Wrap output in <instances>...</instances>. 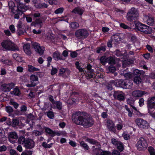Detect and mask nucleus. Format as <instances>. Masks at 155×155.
<instances>
[{"instance_id":"f257e3e1","label":"nucleus","mask_w":155,"mask_h":155,"mask_svg":"<svg viewBox=\"0 0 155 155\" xmlns=\"http://www.w3.org/2000/svg\"><path fill=\"white\" fill-rule=\"evenodd\" d=\"M82 112H75L72 116L73 121L75 124L85 128L91 127L94 124L92 118L89 116L81 115Z\"/></svg>"},{"instance_id":"f03ea898","label":"nucleus","mask_w":155,"mask_h":155,"mask_svg":"<svg viewBox=\"0 0 155 155\" xmlns=\"http://www.w3.org/2000/svg\"><path fill=\"white\" fill-rule=\"evenodd\" d=\"M11 3L13 5L10 6V3H8L9 7L12 8V11L13 14H14V18L15 19H18L19 16L25 12L29 8V7L25 4L21 3L20 0L17 2V6H15L14 3L13 2Z\"/></svg>"},{"instance_id":"7ed1b4c3","label":"nucleus","mask_w":155,"mask_h":155,"mask_svg":"<svg viewBox=\"0 0 155 155\" xmlns=\"http://www.w3.org/2000/svg\"><path fill=\"white\" fill-rule=\"evenodd\" d=\"M144 73V72L143 70L135 69L133 71L132 73L129 72L125 73L124 77L127 78L133 79L134 83L139 84L141 82V78Z\"/></svg>"},{"instance_id":"20e7f679","label":"nucleus","mask_w":155,"mask_h":155,"mask_svg":"<svg viewBox=\"0 0 155 155\" xmlns=\"http://www.w3.org/2000/svg\"><path fill=\"white\" fill-rule=\"evenodd\" d=\"M133 25H135L134 29L137 31H140L142 34H151L152 30L151 27L141 23L139 21H135L132 23Z\"/></svg>"},{"instance_id":"39448f33","label":"nucleus","mask_w":155,"mask_h":155,"mask_svg":"<svg viewBox=\"0 0 155 155\" xmlns=\"http://www.w3.org/2000/svg\"><path fill=\"white\" fill-rule=\"evenodd\" d=\"M17 142L18 144H22L26 149H31L35 146V142L33 140L28 138H25L24 136L19 137Z\"/></svg>"},{"instance_id":"423d86ee","label":"nucleus","mask_w":155,"mask_h":155,"mask_svg":"<svg viewBox=\"0 0 155 155\" xmlns=\"http://www.w3.org/2000/svg\"><path fill=\"white\" fill-rule=\"evenodd\" d=\"M112 81L116 86L125 89L130 88L132 84V81L129 80L120 79Z\"/></svg>"},{"instance_id":"0eeeda50","label":"nucleus","mask_w":155,"mask_h":155,"mask_svg":"<svg viewBox=\"0 0 155 155\" xmlns=\"http://www.w3.org/2000/svg\"><path fill=\"white\" fill-rule=\"evenodd\" d=\"M2 47L6 51H18L19 48L10 40H5L1 43Z\"/></svg>"},{"instance_id":"6e6552de","label":"nucleus","mask_w":155,"mask_h":155,"mask_svg":"<svg viewBox=\"0 0 155 155\" xmlns=\"http://www.w3.org/2000/svg\"><path fill=\"white\" fill-rule=\"evenodd\" d=\"M139 16V13L137 9L134 8H132L127 13V17L128 21L132 23L137 21V18Z\"/></svg>"},{"instance_id":"1a4fd4ad","label":"nucleus","mask_w":155,"mask_h":155,"mask_svg":"<svg viewBox=\"0 0 155 155\" xmlns=\"http://www.w3.org/2000/svg\"><path fill=\"white\" fill-rule=\"evenodd\" d=\"M100 61L101 64L104 65L107 63L110 64H114L116 63L114 56H107L105 54L100 57Z\"/></svg>"},{"instance_id":"9d476101","label":"nucleus","mask_w":155,"mask_h":155,"mask_svg":"<svg viewBox=\"0 0 155 155\" xmlns=\"http://www.w3.org/2000/svg\"><path fill=\"white\" fill-rule=\"evenodd\" d=\"M135 147L138 151H145L148 147L147 140L142 137L140 138L136 144Z\"/></svg>"},{"instance_id":"9b49d317","label":"nucleus","mask_w":155,"mask_h":155,"mask_svg":"<svg viewBox=\"0 0 155 155\" xmlns=\"http://www.w3.org/2000/svg\"><path fill=\"white\" fill-rule=\"evenodd\" d=\"M87 30L85 28L77 30L75 32V35L78 39H83L86 38L89 35Z\"/></svg>"},{"instance_id":"f8f14e48","label":"nucleus","mask_w":155,"mask_h":155,"mask_svg":"<svg viewBox=\"0 0 155 155\" xmlns=\"http://www.w3.org/2000/svg\"><path fill=\"white\" fill-rule=\"evenodd\" d=\"M135 123L141 130L147 129L150 127L149 123L146 120L141 118H137L135 120Z\"/></svg>"},{"instance_id":"ddd939ff","label":"nucleus","mask_w":155,"mask_h":155,"mask_svg":"<svg viewBox=\"0 0 155 155\" xmlns=\"http://www.w3.org/2000/svg\"><path fill=\"white\" fill-rule=\"evenodd\" d=\"M31 47L34 49L35 51L40 55L43 54L45 50L43 46H41L40 44L36 42H33L31 44Z\"/></svg>"},{"instance_id":"4468645a","label":"nucleus","mask_w":155,"mask_h":155,"mask_svg":"<svg viewBox=\"0 0 155 155\" xmlns=\"http://www.w3.org/2000/svg\"><path fill=\"white\" fill-rule=\"evenodd\" d=\"M45 130V132L49 134L52 137H54L55 135L58 136H60L61 135H64L67 134L65 131H61L59 132L57 131V132H56L48 127H46Z\"/></svg>"},{"instance_id":"2eb2a0df","label":"nucleus","mask_w":155,"mask_h":155,"mask_svg":"<svg viewBox=\"0 0 155 155\" xmlns=\"http://www.w3.org/2000/svg\"><path fill=\"white\" fill-rule=\"evenodd\" d=\"M75 67L76 68L79 70L80 72H84L85 74L87 79H89L94 78V75L90 72L88 71H85L84 68H81L80 66V63L78 61H77L75 63Z\"/></svg>"},{"instance_id":"dca6fc26","label":"nucleus","mask_w":155,"mask_h":155,"mask_svg":"<svg viewBox=\"0 0 155 155\" xmlns=\"http://www.w3.org/2000/svg\"><path fill=\"white\" fill-rule=\"evenodd\" d=\"M78 94L77 92H72L69 98L67 101V103L69 105H72L74 103L78 101Z\"/></svg>"},{"instance_id":"f3484780","label":"nucleus","mask_w":155,"mask_h":155,"mask_svg":"<svg viewBox=\"0 0 155 155\" xmlns=\"http://www.w3.org/2000/svg\"><path fill=\"white\" fill-rule=\"evenodd\" d=\"M15 85V84L13 82L8 84L4 83L1 85L0 89L5 92H9L14 87Z\"/></svg>"},{"instance_id":"a211bd4d","label":"nucleus","mask_w":155,"mask_h":155,"mask_svg":"<svg viewBox=\"0 0 155 155\" xmlns=\"http://www.w3.org/2000/svg\"><path fill=\"white\" fill-rule=\"evenodd\" d=\"M114 98L120 101H124L125 99L124 93L122 91H114L113 94Z\"/></svg>"},{"instance_id":"6ab92c4d","label":"nucleus","mask_w":155,"mask_h":155,"mask_svg":"<svg viewBox=\"0 0 155 155\" xmlns=\"http://www.w3.org/2000/svg\"><path fill=\"white\" fill-rule=\"evenodd\" d=\"M18 137V135L15 132H11L8 136L9 141L13 143L16 142Z\"/></svg>"},{"instance_id":"aec40b11","label":"nucleus","mask_w":155,"mask_h":155,"mask_svg":"<svg viewBox=\"0 0 155 155\" xmlns=\"http://www.w3.org/2000/svg\"><path fill=\"white\" fill-rule=\"evenodd\" d=\"M107 127L108 130L111 132H115L116 130L114 123L110 119L108 120L107 121Z\"/></svg>"},{"instance_id":"412c9836","label":"nucleus","mask_w":155,"mask_h":155,"mask_svg":"<svg viewBox=\"0 0 155 155\" xmlns=\"http://www.w3.org/2000/svg\"><path fill=\"white\" fill-rule=\"evenodd\" d=\"M42 19L41 18H37L34 21H32L31 24V25L40 28L42 27Z\"/></svg>"},{"instance_id":"4be33fe9","label":"nucleus","mask_w":155,"mask_h":155,"mask_svg":"<svg viewBox=\"0 0 155 155\" xmlns=\"http://www.w3.org/2000/svg\"><path fill=\"white\" fill-rule=\"evenodd\" d=\"M147 92L140 90H135L132 93V95L135 97H140L144 94H146Z\"/></svg>"},{"instance_id":"5701e85b","label":"nucleus","mask_w":155,"mask_h":155,"mask_svg":"<svg viewBox=\"0 0 155 155\" xmlns=\"http://www.w3.org/2000/svg\"><path fill=\"white\" fill-rule=\"evenodd\" d=\"M147 105L148 111H150L152 110V109H155V103L153 102L149 97L147 99Z\"/></svg>"},{"instance_id":"b1692460","label":"nucleus","mask_w":155,"mask_h":155,"mask_svg":"<svg viewBox=\"0 0 155 155\" xmlns=\"http://www.w3.org/2000/svg\"><path fill=\"white\" fill-rule=\"evenodd\" d=\"M52 57L53 59L56 61L63 60L62 58V55L58 51H55L53 53Z\"/></svg>"},{"instance_id":"393cba45","label":"nucleus","mask_w":155,"mask_h":155,"mask_svg":"<svg viewBox=\"0 0 155 155\" xmlns=\"http://www.w3.org/2000/svg\"><path fill=\"white\" fill-rule=\"evenodd\" d=\"M52 106L54 109H57L59 110H61L63 107L62 103L60 101H55Z\"/></svg>"},{"instance_id":"a878e982","label":"nucleus","mask_w":155,"mask_h":155,"mask_svg":"<svg viewBox=\"0 0 155 155\" xmlns=\"http://www.w3.org/2000/svg\"><path fill=\"white\" fill-rule=\"evenodd\" d=\"M23 50L26 54L30 55L31 54L30 50V45L29 44H26L23 46Z\"/></svg>"},{"instance_id":"bb28decb","label":"nucleus","mask_w":155,"mask_h":155,"mask_svg":"<svg viewBox=\"0 0 155 155\" xmlns=\"http://www.w3.org/2000/svg\"><path fill=\"white\" fill-rule=\"evenodd\" d=\"M106 50V47L105 44H104V46H101L97 47L96 49V52L97 54L102 53V52H104Z\"/></svg>"},{"instance_id":"cd10ccee","label":"nucleus","mask_w":155,"mask_h":155,"mask_svg":"<svg viewBox=\"0 0 155 155\" xmlns=\"http://www.w3.org/2000/svg\"><path fill=\"white\" fill-rule=\"evenodd\" d=\"M110 38L116 42L119 43V42L121 41V38L119 35L118 34H115L111 37Z\"/></svg>"},{"instance_id":"c85d7f7f","label":"nucleus","mask_w":155,"mask_h":155,"mask_svg":"<svg viewBox=\"0 0 155 155\" xmlns=\"http://www.w3.org/2000/svg\"><path fill=\"white\" fill-rule=\"evenodd\" d=\"M87 141L91 144L95 145L96 146H101L100 143L97 140L92 138H87Z\"/></svg>"},{"instance_id":"c756f323","label":"nucleus","mask_w":155,"mask_h":155,"mask_svg":"<svg viewBox=\"0 0 155 155\" xmlns=\"http://www.w3.org/2000/svg\"><path fill=\"white\" fill-rule=\"evenodd\" d=\"M147 24L149 25L153 26L154 24L155 19L153 17L148 16L147 17Z\"/></svg>"},{"instance_id":"7c9ffc66","label":"nucleus","mask_w":155,"mask_h":155,"mask_svg":"<svg viewBox=\"0 0 155 155\" xmlns=\"http://www.w3.org/2000/svg\"><path fill=\"white\" fill-rule=\"evenodd\" d=\"M31 82L38 84V78L37 76L34 74H31L30 76Z\"/></svg>"},{"instance_id":"2f4dec72","label":"nucleus","mask_w":155,"mask_h":155,"mask_svg":"<svg viewBox=\"0 0 155 155\" xmlns=\"http://www.w3.org/2000/svg\"><path fill=\"white\" fill-rule=\"evenodd\" d=\"M71 12L74 14H77L80 15H82L84 12L83 9L79 8H75Z\"/></svg>"},{"instance_id":"473e14b6","label":"nucleus","mask_w":155,"mask_h":155,"mask_svg":"<svg viewBox=\"0 0 155 155\" xmlns=\"http://www.w3.org/2000/svg\"><path fill=\"white\" fill-rule=\"evenodd\" d=\"M79 25L77 22H71L70 24L69 27L72 29H77L79 28Z\"/></svg>"},{"instance_id":"72a5a7b5","label":"nucleus","mask_w":155,"mask_h":155,"mask_svg":"<svg viewBox=\"0 0 155 155\" xmlns=\"http://www.w3.org/2000/svg\"><path fill=\"white\" fill-rule=\"evenodd\" d=\"M11 93L12 94H14L15 95L17 96H20L21 94L19 89L17 87L14 88L13 91H11Z\"/></svg>"},{"instance_id":"f704fd0d","label":"nucleus","mask_w":155,"mask_h":155,"mask_svg":"<svg viewBox=\"0 0 155 155\" xmlns=\"http://www.w3.org/2000/svg\"><path fill=\"white\" fill-rule=\"evenodd\" d=\"M115 147L120 152L123 151L124 149V145L121 141H120Z\"/></svg>"},{"instance_id":"c9c22d12","label":"nucleus","mask_w":155,"mask_h":155,"mask_svg":"<svg viewBox=\"0 0 155 155\" xmlns=\"http://www.w3.org/2000/svg\"><path fill=\"white\" fill-rule=\"evenodd\" d=\"M48 5L45 3L41 4L40 3H38L37 4L35 5V6L38 8H47Z\"/></svg>"},{"instance_id":"e433bc0d","label":"nucleus","mask_w":155,"mask_h":155,"mask_svg":"<svg viewBox=\"0 0 155 155\" xmlns=\"http://www.w3.org/2000/svg\"><path fill=\"white\" fill-rule=\"evenodd\" d=\"M28 71L29 72H34L40 71L39 69L35 68L31 65H28Z\"/></svg>"},{"instance_id":"4c0bfd02","label":"nucleus","mask_w":155,"mask_h":155,"mask_svg":"<svg viewBox=\"0 0 155 155\" xmlns=\"http://www.w3.org/2000/svg\"><path fill=\"white\" fill-rule=\"evenodd\" d=\"M12 57L16 61L18 62L21 61L22 58L21 57L20 54L14 53L13 54Z\"/></svg>"},{"instance_id":"58836bf2","label":"nucleus","mask_w":155,"mask_h":155,"mask_svg":"<svg viewBox=\"0 0 155 155\" xmlns=\"http://www.w3.org/2000/svg\"><path fill=\"white\" fill-rule=\"evenodd\" d=\"M81 147H83L85 150H89V147L87 144L85 143L83 141H82L80 143Z\"/></svg>"},{"instance_id":"ea45409f","label":"nucleus","mask_w":155,"mask_h":155,"mask_svg":"<svg viewBox=\"0 0 155 155\" xmlns=\"http://www.w3.org/2000/svg\"><path fill=\"white\" fill-rule=\"evenodd\" d=\"M147 150L150 155H155V150L152 146L148 147Z\"/></svg>"},{"instance_id":"a19ab883","label":"nucleus","mask_w":155,"mask_h":155,"mask_svg":"<svg viewBox=\"0 0 155 155\" xmlns=\"http://www.w3.org/2000/svg\"><path fill=\"white\" fill-rule=\"evenodd\" d=\"M5 110L9 114H12L14 110L13 107L10 106H7L5 107Z\"/></svg>"},{"instance_id":"79ce46f5","label":"nucleus","mask_w":155,"mask_h":155,"mask_svg":"<svg viewBox=\"0 0 155 155\" xmlns=\"http://www.w3.org/2000/svg\"><path fill=\"white\" fill-rule=\"evenodd\" d=\"M12 126L13 127H15L19 125V120L16 119H13L12 121Z\"/></svg>"},{"instance_id":"37998d69","label":"nucleus","mask_w":155,"mask_h":155,"mask_svg":"<svg viewBox=\"0 0 155 155\" xmlns=\"http://www.w3.org/2000/svg\"><path fill=\"white\" fill-rule=\"evenodd\" d=\"M64 10V8L62 7H60L54 11V13L55 14H62Z\"/></svg>"},{"instance_id":"c03bdc74","label":"nucleus","mask_w":155,"mask_h":155,"mask_svg":"<svg viewBox=\"0 0 155 155\" xmlns=\"http://www.w3.org/2000/svg\"><path fill=\"white\" fill-rule=\"evenodd\" d=\"M17 34L18 36L24 35V33H26L25 30L23 28L20 29H17Z\"/></svg>"},{"instance_id":"a18cd8bd","label":"nucleus","mask_w":155,"mask_h":155,"mask_svg":"<svg viewBox=\"0 0 155 155\" xmlns=\"http://www.w3.org/2000/svg\"><path fill=\"white\" fill-rule=\"evenodd\" d=\"M97 147L93 149V152H95V154L96 155H101L99 152L100 150L102 151L101 149V146L99 145L97 146Z\"/></svg>"},{"instance_id":"49530a36","label":"nucleus","mask_w":155,"mask_h":155,"mask_svg":"<svg viewBox=\"0 0 155 155\" xmlns=\"http://www.w3.org/2000/svg\"><path fill=\"white\" fill-rule=\"evenodd\" d=\"M46 115L50 119H53L54 117V114L53 112L48 111L46 112Z\"/></svg>"},{"instance_id":"de8ad7c7","label":"nucleus","mask_w":155,"mask_h":155,"mask_svg":"<svg viewBox=\"0 0 155 155\" xmlns=\"http://www.w3.org/2000/svg\"><path fill=\"white\" fill-rule=\"evenodd\" d=\"M52 145V143L48 144L45 142H44L42 143L41 146L44 148L46 149L51 147Z\"/></svg>"},{"instance_id":"09e8293b","label":"nucleus","mask_w":155,"mask_h":155,"mask_svg":"<svg viewBox=\"0 0 155 155\" xmlns=\"http://www.w3.org/2000/svg\"><path fill=\"white\" fill-rule=\"evenodd\" d=\"M125 109L128 111V116L130 117H131L133 114V110H130L127 105H125Z\"/></svg>"},{"instance_id":"8fccbe9b","label":"nucleus","mask_w":155,"mask_h":155,"mask_svg":"<svg viewBox=\"0 0 155 155\" xmlns=\"http://www.w3.org/2000/svg\"><path fill=\"white\" fill-rule=\"evenodd\" d=\"M33 151L31 150H26L24 151L21 153V155H32Z\"/></svg>"},{"instance_id":"3c124183","label":"nucleus","mask_w":155,"mask_h":155,"mask_svg":"<svg viewBox=\"0 0 155 155\" xmlns=\"http://www.w3.org/2000/svg\"><path fill=\"white\" fill-rule=\"evenodd\" d=\"M127 104L131 106L132 105H134V100L133 98H128L127 99Z\"/></svg>"},{"instance_id":"603ef678","label":"nucleus","mask_w":155,"mask_h":155,"mask_svg":"<svg viewBox=\"0 0 155 155\" xmlns=\"http://www.w3.org/2000/svg\"><path fill=\"white\" fill-rule=\"evenodd\" d=\"M120 141H118L117 139L114 138H112L111 139V143L115 146H116L117 144L119 142H120Z\"/></svg>"},{"instance_id":"864d4df0","label":"nucleus","mask_w":155,"mask_h":155,"mask_svg":"<svg viewBox=\"0 0 155 155\" xmlns=\"http://www.w3.org/2000/svg\"><path fill=\"white\" fill-rule=\"evenodd\" d=\"M9 104L10 105H12L15 109H17L19 105L18 104L15 102L14 101H10V102Z\"/></svg>"},{"instance_id":"5fc2aeb1","label":"nucleus","mask_w":155,"mask_h":155,"mask_svg":"<svg viewBox=\"0 0 155 155\" xmlns=\"http://www.w3.org/2000/svg\"><path fill=\"white\" fill-rule=\"evenodd\" d=\"M45 2H48L50 5H56L57 4V0H44Z\"/></svg>"},{"instance_id":"6e6d98bb","label":"nucleus","mask_w":155,"mask_h":155,"mask_svg":"<svg viewBox=\"0 0 155 155\" xmlns=\"http://www.w3.org/2000/svg\"><path fill=\"white\" fill-rule=\"evenodd\" d=\"M112 40L110 38L107 43V46L109 48H110L112 47Z\"/></svg>"},{"instance_id":"4d7b16f0","label":"nucleus","mask_w":155,"mask_h":155,"mask_svg":"<svg viewBox=\"0 0 155 155\" xmlns=\"http://www.w3.org/2000/svg\"><path fill=\"white\" fill-rule=\"evenodd\" d=\"M122 136L126 140H128L130 138V135L126 133H123Z\"/></svg>"},{"instance_id":"13d9d810","label":"nucleus","mask_w":155,"mask_h":155,"mask_svg":"<svg viewBox=\"0 0 155 155\" xmlns=\"http://www.w3.org/2000/svg\"><path fill=\"white\" fill-rule=\"evenodd\" d=\"M115 70V67L113 65H110L109 67V71L110 72L112 73H114Z\"/></svg>"},{"instance_id":"bf43d9fd","label":"nucleus","mask_w":155,"mask_h":155,"mask_svg":"<svg viewBox=\"0 0 155 155\" xmlns=\"http://www.w3.org/2000/svg\"><path fill=\"white\" fill-rule=\"evenodd\" d=\"M9 152L10 155H18V153L16 151L13 149H11L9 150Z\"/></svg>"},{"instance_id":"052dcab7","label":"nucleus","mask_w":155,"mask_h":155,"mask_svg":"<svg viewBox=\"0 0 155 155\" xmlns=\"http://www.w3.org/2000/svg\"><path fill=\"white\" fill-rule=\"evenodd\" d=\"M101 155H111V153L109 151H101Z\"/></svg>"},{"instance_id":"680f3d73","label":"nucleus","mask_w":155,"mask_h":155,"mask_svg":"<svg viewBox=\"0 0 155 155\" xmlns=\"http://www.w3.org/2000/svg\"><path fill=\"white\" fill-rule=\"evenodd\" d=\"M58 72L57 69L55 68H54L52 66V68L51 71V75H54L55 74Z\"/></svg>"},{"instance_id":"e2e57ef3","label":"nucleus","mask_w":155,"mask_h":155,"mask_svg":"<svg viewBox=\"0 0 155 155\" xmlns=\"http://www.w3.org/2000/svg\"><path fill=\"white\" fill-rule=\"evenodd\" d=\"M78 55V53L76 51H72L70 54L71 57L73 58H75L77 57Z\"/></svg>"},{"instance_id":"0e129e2a","label":"nucleus","mask_w":155,"mask_h":155,"mask_svg":"<svg viewBox=\"0 0 155 155\" xmlns=\"http://www.w3.org/2000/svg\"><path fill=\"white\" fill-rule=\"evenodd\" d=\"M120 27L124 29H129V27L124 23H121L120 24Z\"/></svg>"},{"instance_id":"69168bd1","label":"nucleus","mask_w":155,"mask_h":155,"mask_svg":"<svg viewBox=\"0 0 155 155\" xmlns=\"http://www.w3.org/2000/svg\"><path fill=\"white\" fill-rule=\"evenodd\" d=\"M148 113L151 116L155 119V111L154 112H153L152 110H151L150 111H148Z\"/></svg>"},{"instance_id":"338daca9","label":"nucleus","mask_w":155,"mask_h":155,"mask_svg":"<svg viewBox=\"0 0 155 155\" xmlns=\"http://www.w3.org/2000/svg\"><path fill=\"white\" fill-rule=\"evenodd\" d=\"M150 77L151 78L155 79V70L150 73Z\"/></svg>"},{"instance_id":"774afa93","label":"nucleus","mask_w":155,"mask_h":155,"mask_svg":"<svg viewBox=\"0 0 155 155\" xmlns=\"http://www.w3.org/2000/svg\"><path fill=\"white\" fill-rule=\"evenodd\" d=\"M120 152L118 150H114L112 153V155H120Z\"/></svg>"}]
</instances>
